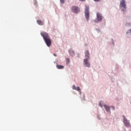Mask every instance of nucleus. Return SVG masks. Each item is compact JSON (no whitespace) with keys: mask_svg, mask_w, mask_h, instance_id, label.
<instances>
[{"mask_svg":"<svg viewBox=\"0 0 131 131\" xmlns=\"http://www.w3.org/2000/svg\"><path fill=\"white\" fill-rule=\"evenodd\" d=\"M41 36L43 37L47 47H51L52 45V40L50 38L49 34L46 32H42L40 33Z\"/></svg>","mask_w":131,"mask_h":131,"instance_id":"1","label":"nucleus"},{"mask_svg":"<svg viewBox=\"0 0 131 131\" xmlns=\"http://www.w3.org/2000/svg\"><path fill=\"white\" fill-rule=\"evenodd\" d=\"M85 7V17L87 21H89V20H90V7L87 5Z\"/></svg>","mask_w":131,"mask_h":131,"instance_id":"2","label":"nucleus"},{"mask_svg":"<svg viewBox=\"0 0 131 131\" xmlns=\"http://www.w3.org/2000/svg\"><path fill=\"white\" fill-rule=\"evenodd\" d=\"M120 8L123 12L126 11V4H125V1L121 0L120 4Z\"/></svg>","mask_w":131,"mask_h":131,"instance_id":"3","label":"nucleus"},{"mask_svg":"<svg viewBox=\"0 0 131 131\" xmlns=\"http://www.w3.org/2000/svg\"><path fill=\"white\" fill-rule=\"evenodd\" d=\"M97 18L96 20H95V22L96 23H98V22H101L102 20H103V16H102V14L99 12H97L96 13Z\"/></svg>","mask_w":131,"mask_h":131,"instance_id":"4","label":"nucleus"},{"mask_svg":"<svg viewBox=\"0 0 131 131\" xmlns=\"http://www.w3.org/2000/svg\"><path fill=\"white\" fill-rule=\"evenodd\" d=\"M123 122H124V125L126 127H129L130 126V124L129 123V121L127 120V119L125 118V116H123Z\"/></svg>","mask_w":131,"mask_h":131,"instance_id":"5","label":"nucleus"},{"mask_svg":"<svg viewBox=\"0 0 131 131\" xmlns=\"http://www.w3.org/2000/svg\"><path fill=\"white\" fill-rule=\"evenodd\" d=\"M71 10L72 11H73V12H74V13H75L76 14H77V13H79L80 12V10H79V8H78V7L77 6H72L71 7Z\"/></svg>","mask_w":131,"mask_h":131,"instance_id":"6","label":"nucleus"},{"mask_svg":"<svg viewBox=\"0 0 131 131\" xmlns=\"http://www.w3.org/2000/svg\"><path fill=\"white\" fill-rule=\"evenodd\" d=\"M89 60H90V58H85L84 59V66L85 67H91V64L89 62Z\"/></svg>","mask_w":131,"mask_h":131,"instance_id":"7","label":"nucleus"},{"mask_svg":"<svg viewBox=\"0 0 131 131\" xmlns=\"http://www.w3.org/2000/svg\"><path fill=\"white\" fill-rule=\"evenodd\" d=\"M85 57L86 59H90V52L88 50L85 52Z\"/></svg>","mask_w":131,"mask_h":131,"instance_id":"8","label":"nucleus"},{"mask_svg":"<svg viewBox=\"0 0 131 131\" xmlns=\"http://www.w3.org/2000/svg\"><path fill=\"white\" fill-rule=\"evenodd\" d=\"M104 107L107 112H110V106H107V105H104Z\"/></svg>","mask_w":131,"mask_h":131,"instance_id":"9","label":"nucleus"},{"mask_svg":"<svg viewBox=\"0 0 131 131\" xmlns=\"http://www.w3.org/2000/svg\"><path fill=\"white\" fill-rule=\"evenodd\" d=\"M69 54H70L71 56H73L74 55H75V53H74L73 50H72V49H70L69 50Z\"/></svg>","mask_w":131,"mask_h":131,"instance_id":"10","label":"nucleus"},{"mask_svg":"<svg viewBox=\"0 0 131 131\" xmlns=\"http://www.w3.org/2000/svg\"><path fill=\"white\" fill-rule=\"evenodd\" d=\"M56 68H57V69H63V68H64V66L57 64L56 66Z\"/></svg>","mask_w":131,"mask_h":131,"instance_id":"11","label":"nucleus"},{"mask_svg":"<svg viewBox=\"0 0 131 131\" xmlns=\"http://www.w3.org/2000/svg\"><path fill=\"white\" fill-rule=\"evenodd\" d=\"M37 23L39 25H43V23H42L41 21H40L39 20H37Z\"/></svg>","mask_w":131,"mask_h":131,"instance_id":"12","label":"nucleus"},{"mask_svg":"<svg viewBox=\"0 0 131 131\" xmlns=\"http://www.w3.org/2000/svg\"><path fill=\"white\" fill-rule=\"evenodd\" d=\"M66 60L67 65H68L69 64V63L70 62V59H69V58H67Z\"/></svg>","mask_w":131,"mask_h":131,"instance_id":"13","label":"nucleus"},{"mask_svg":"<svg viewBox=\"0 0 131 131\" xmlns=\"http://www.w3.org/2000/svg\"><path fill=\"white\" fill-rule=\"evenodd\" d=\"M75 90L78 91V92H80V88L79 86L76 87Z\"/></svg>","mask_w":131,"mask_h":131,"instance_id":"14","label":"nucleus"},{"mask_svg":"<svg viewBox=\"0 0 131 131\" xmlns=\"http://www.w3.org/2000/svg\"><path fill=\"white\" fill-rule=\"evenodd\" d=\"M60 1L61 4H64V3H65V0H60Z\"/></svg>","mask_w":131,"mask_h":131,"instance_id":"15","label":"nucleus"},{"mask_svg":"<svg viewBox=\"0 0 131 131\" xmlns=\"http://www.w3.org/2000/svg\"><path fill=\"white\" fill-rule=\"evenodd\" d=\"M72 89H73V90H75V89H76V87L75 86V85H73L72 86Z\"/></svg>","mask_w":131,"mask_h":131,"instance_id":"16","label":"nucleus"},{"mask_svg":"<svg viewBox=\"0 0 131 131\" xmlns=\"http://www.w3.org/2000/svg\"><path fill=\"white\" fill-rule=\"evenodd\" d=\"M99 106H100V107H103L102 104H101V102L99 103Z\"/></svg>","mask_w":131,"mask_h":131,"instance_id":"17","label":"nucleus"},{"mask_svg":"<svg viewBox=\"0 0 131 131\" xmlns=\"http://www.w3.org/2000/svg\"><path fill=\"white\" fill-rule=\"evenodd\" d=\"M94 2H100V0H94Z\"/></svg>","mask_w":131,"mask_h":131,"instance_id":"18","label":"nucleus"},{"mask_svg":"<svg viewBox=\"0 0 131 131\" xmlns=\"http://www.w3.org/2000/svg\"><path fill=\"white\" fill-rule=\"evenodd\" d=\"M53 56H54L55 57H57V54H53Z\"/></svg>","mask_w":131,"mask_h":131,"instance_id":"19","label":"nucleus"},{"mask_svg":"<svg viewBox=\"0 0 131 131\" xmlns=\"http://www.w3.org/2000/svg\"><path fill=\"white\" fill-rule=\"evenodd\" d=\"M112 108H113V110H114L115 109V108L114 107V106H112Z\"/></svg>","mask_w":131,"mask_h":131,"instance_id":"20","label":"nucleus"},{"mask_svg":"<svg viewBox=\"0 0 131 131\" xmlns=\"http://www.w3.org/2000/svg\"><path fill=\"white\" fill-rule=\"evenodd\" d=\"M79 1H80V2H84V1L85 0H79Z\"/></svg>","mask_w":131,"mask_h":131,"instance_id":"21","label":"nucleus"}]
</instances>
